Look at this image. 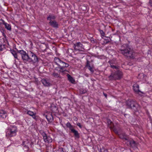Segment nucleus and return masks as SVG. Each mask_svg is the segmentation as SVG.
Listing matches in <instances>:
<instances>
[{
  "mask_svg": "<svg viewBox=\"0 0 152 152\" xmlns=\"http://www.w3.org/2000/svg\"><path fill=\"white\" fill-rule=\"evenodd\" d=\"M119 137L121 139H124L126 140H128V138L127 135L124 133L119 134Z\"/></svg>",
  "mask_w": 152,
  "mask_h": 152,
  "instance_id": "nucleus-21",
  "label": "nucleus"
},
{
  "mask_svg": "<svg viewBox=\"0 0 152 152\" xmlns=\"http://www.w3.org/2000/svg\"><path fill=\"white\" fill-rule=\"evenodd\" d=\"M73 47L75 51L84 52L85 49L82 44L80 42H78L74 44Z\"/></svg>",
  "mask_w": 152,
  "mask_h": 152,
  "instance_id": "nucleus-6",
  "label": "nucleus"
},
{
  "mask_svg": "<svg viewBox=\"0 0 152 152\" xmlns=\"http://www.w3.org/2000/svg\"><path fill=\"white\" fill-rule=\"evenodd\" d=\"M75 119H76V120H77V118L76 117H75Z\"/></svg>",
  "mask_w": 152,
  "mask_h": 152,
  "instance_id": "nucleus-43",
  "label": "nucleus"
},
{
  "mask_svg": "<svg viewBox=\"0 0 152 152\" xmlns=\"http://www.w3.org/2000/svg\"><path fill=\"white\" fill-rule=\"evenodd\" d=\"M56 18V16L53 15H49L47 18V19L48 20L51 21V20H54Z\"/></svg>",
  "mask_w": 152,
  "mask_h": 152,
  "instance_id": "nucleus-23",
  "label": "nucleus"
},
{
  "mask_svg": "<svg viewBox=\"0 0 152 152\" xmlns=\"http://www.w3.org/2000/svg\"><path fill=\"white\" fill-rule=\"evenodd\" d=\"M130 146L132 147H134L136 146V142L134 140H131L129 142Z\"/></svg>",
  "mask_w": 152,
  "mask_h": 152,
  "instance_id": "nucleus-29",
  "label": "nucleus"
},
{
  "mask_svg": "<svg viewBox=\"0 0 152 152\" xmlns=\"http://www.w3.org/2000/svg\"><path fill=\"white\" fill-rule=\"evenodd\" d=\"M99 32L100 33V34H101V35L102 36H104V31H103V30H99Z\"/></svg>",
  "mask_w": 152,
  "mask_h": 152,
  "instance_id": "nucleus-36",
  "label": "nucleus"
},
{
  "mask_svg": "<svg viewBox=\"0 0 152 152\" xmlns=\"http://www.w3.org/2000/svg\"><path fill=\"white\" fill-rule=\"evenodd\" d=\"M50 108L53 112H56L57 110V107L55 105H51Z\"/></svg>",
  "mask_w": 152,
  "mask_h": 152,
  "instance_id": "nucleus-27",
  "label": "nucleus"
},
{
  "mask_svg": "<svg viewBox=\"0 0 152 152\" xmlns=\"http://www.w3.org/2000/svg\"><path fill=\"white\" fill-rule=\"evenodd\" d=\"M103 94H104V95L105 96V97H106V98H107V94L103 93Z\"/></svg>",
  "mask_w": 152,
  "mask_h": 152,
  "instance_id": "nucleus-40",
  "label": "nucleus"
},
{
  "mask_svg": "<svg viewBox=\"0 0 152 152\" xmlns=\"http://www.w3.org/2000/svg\"><path fill=\"white\" fill-rule=\"evenodd\" d=\"M44 140L45 142L50 143L52 142V139L49 136H47L45 139H44Z\"/></svg>",
  "mask_w": 152,
  "mask_h": 152,
  "instance_id": "nucleus-18",
  "label": "nucleus"
},
{
  "mask_svg": "<svg viewBox=\"0 0 152 152\" xmlns=\"http://www.w3.org/2000/svg\"><path fill=\"white\" fill-rule=\"evenodd\" d=\"M72 132L74 134V135L76 138H79L80 137L79 134L77 131L74 129L72 131Z\"/></svg>",
  "mask_w": 152,
  "mask_h": 152,
  "instance_id": "nucleus-24",
  "label": "nucleus"
},
{
  "mask_svg": "<svg viewBox=\"0 0 152 152\" xmlns=\"http://www.w3.org/2000/svg\"><path fill=\"white\" fill-rule=\"evenodd\" d=\"M121 53L127 58H133L134 57V53L133 50L127 44L123 45L120 49Z\"/></svg>",
  "mask_w": 152,
  "mask_h": 152,
  "instance_id": "nucleus-2",
  "label": "nucleus"
},
{
  "mask_svg": "<svg viewBox=\"0 0 152 152\" xmlns=\"http://www.w3.org/2000/svg\"><path fill=\"white\" fill-rule=\"evenodd\" d=\"M40 134L42 135L43 137V139L45 138V139L46 137L47 136L46 134L43 130H40Z\"/></svg>",
  "mask_w": 152,
  "mask_h": 152,
  "instance_id": "nucleus-26",
  "label": "nucleus"
},
{
  "mask_svg": "<svg viewBox=\"0 0 152 152\" xmlns=\"http://www.w3.org/2000/svg\"><path fill=\"white\" fill-rule=\"evenodd\" d=\"M18 130L16 126H12L7 129L6 131V136L7 138L15 136L17 134Z\"/></svg>",
  "mask_w": 152,
  "mask_h": 152,
  "instance_id": "nucleus-4",
  "label": "nucleus"
},
{
  "mask_svg": "<svg viewBox=\"0 0 152 152\" xmlns=\"http://www.w3.org/2000/svg\"><path fill=\"white\" fill-rule=\"evenodd\" d=\"M21 56L22 59L24 62L33 64L38 61V58L36 55L31 51L27 53L23 50L18 51Z\"/></svg>",
  "mask_w": 152,
  "mask_h": 152,
  "instance_id": "nucleus-1",
  "label": "nucleus"
},
{
  "mask_svg": "<svg viewBox=\"0 0 152 152\" xmlns=\"http://www.w3.org/2000/svg\"><path fill=\"white\" fill-rule=\"evenodd\" d=\"M31 143L30 138L28 137L23 141L22 145H24V147H26L27 149H28L29 146L31 145Z\"/></svg>",
  "mask_w": 152,
  "mask_h": 152,
  "instance_id": "nucleus-8",
  "label": "nucleus"
},
{
  "mask_svg": "<svg viewBox=\"0 0 152 152\" xmlns=\"http://www.w3.org/2000/svg\"><path fill=\"white\" fill-rule=\"evenodd\" d=\"M7 112L3 110H0V116L3 118H5L7 116Z\"/></svg>",
  "mask_w": 152,
  "mask_h": 152,
  "instance_id": "nucleus-15",
  "label": "nucleus"
},
{
  "mask_svg": "<svg viewBox=\"0 0 152 152\" xmlns=\"http://www.w3.org/2000/svg\"><path fill=\"white\" fill-rule=\"evenodd\" d=\"M86 92V90H83V89H81L80 90V93L81 94H84Z\"/></svg>",
  "mask_w": 152,
  "mask_h": 152,
  "instance_id": "nucleus-30",
  "label": "nucleus"
},
{
  "mask_svg": "<svg viewBox=\"0 0 152 152\" xmlns=\"http://www.w3.org/2000/svg\"><path fill=\"white\" fill-rule=\"evenodd\" d=\"M68 80L72 83H74L75 82V80L74 78L70 75L68 74L67 75Z\"/></svg>",
  "mask_w": 152,
  "mask_h": 152,
  "instance_id": "nucleus-20",
  "label": "nucleus"
},
{
  "mask_svg": "<svg viewBox=\"0 0 152 152\" xmlns=\"http://www.w3.org/2000/svg\"><path fill=\"white\" fill-rule=\"evenodd\" d=\"M58 152H64L63 151V148H59L58 150Z\"/></svg>",
  "mask_w": 152,
  "mask_h": 152,
  "instance_id": "nucleus-35",
  "label": "nucleus"
},
{
  "mask_svg": "<svg viewBox=\"0 0 152 152\" xmlns=\"http://www.w3.org/2000/svg\"><path fill=\"white\" fill-rule=\"evenodd\" d=\"M41 81L43 85L45 86H50L52 84L50 83L48 80L45 79H42Z\"/></svg>",
  "mask_w": 152,
  "mask_h": 152,
  "instance_id": "nucleus-12",
  "label": "nucleus"
},
{
  "mask_svg": "<svg viewBox=\"0 0 152 152\" xmlns=\"http://www.w3.org/2000/svg\"><path fill=\"white\" fill-rule=\"evenodd\" d=\"M49 24L53 27L56 28L58 27V24L56 20H51L49 22Z\"/></svg>",
  "mask_w": 152,
  "mask_h": 152,
  "instance_id": "nucleus-13",
  "label": "nucleus"
},
{
  "mask_svg": "<svg viewBox=\"0 0 152 152\" xmlns=\"http://www.w3.org/2000/svg\"><path fill=\"white\" fill-rule=\"evenodd\" d=\"M85 75L86 77H88V74H87V73L86 74H85Z\"/></svg>",
  "mask_w": 152,
  "mask_h": 152,
  "instance_id": "nucleus-41",
  "label": "nucleus"
},
{
  "mask_svg": "<svg viewBox=\"0 0 152 152\" xmlns=\"http://www.w3.org/2000/svg\"><path fill=\"white\" fill-rule=\"evenodd\" d=\"M6 40L5 39L0 37V51H2L3 49L5 48V42Z\"/></svg>",
  "mask_w": 152,
  "mask_h": 152,
  "instance_id": "nucleus-10",
  "label": "nucleus"
},
{
  "mask_svg": "<svg viewBox=\"0 0 152 152\" xmlns=\"http://www.w3.org/2000/svg\"><path fill=\"white\" fill-rule=\"evenodd\" d=\"M91 42L93 43H95L94 41V40H91Z\"/></svg>",
  "mask_w": 152,
  "mask_h": 152,
  "instance_id": "nucleus-42",
  "label": "nucleus"
},
{
  "mask_svg": "<svg viewBox=\"0 0 152 152\" xmlns=\"http://www.w3.org/2000/svg\"><path fill=\"white\" fill-rule=\"evenodd\" d=\"M54 61L56 64L58 66L60 69L59 70V73H63L66 71L65 68L69 66V64L62 61L58 58L55 57L54 59Z\"/></svg>",
  "mask_w": 152,
  "mask_h": 152,
  "instance_id": "nucleus-3",
  "label": "nucleus"
},
{
  "mask_svg": "<svg viewBox=\"0 0 152 152\" xmlns=\"http://www.w3.org/2000/svg\"><path fill=\"white\" fill-rule=\"evenodd\" d=\"M86 67H89V66H91L90 64V62L88 60H87L86 65Z\"/></svg>",
  "mask_w": 152,
  "mask_h": 152,
  "instance_id": "nucleus-31",
  "label": "nucleus"
},
{
  "mask_svg": "<svg viewBox=\"0 0 152 152\" xmlns=\"http://www.w3.org/2000/svg\"><path fill=\"white\" fill-rule=\"evenodd\" d=\"M133 90L136 93L139 94L140 95L142 96V94H144L143 92L140 91L139 89V85L137 84H134L133 86Z\"/></svg>",
  "mask_w": 152,
  "mask_h": 152,
  "instance_id": "nucleus-9",
  "label": "nucleus"
},
{
  "mask_svg": "<svg viewBox=\"0 0 152 152\" xmlns=\"http://www.w3.org/2000/svg\"><path fill=\"white\" fill-rule=\"evenodd\" d=\"M2 22L1 23H2L5 26V28L8 30H10L11 29V27L10 25L9 24L6 23L5 21L2 20H1Z\"/></svg>",
  "mask_w": 152,
  "mask_h": 152,
  "instance_id": "nucleus-16",
  "label": "nucleus"
},
{
  "mask_svg": "<svg viewBox=\"0 0 152 152\" xmlns=\"http://www.w3.org/2000/svg\"><path fill=\"white\" fill-rule=\"evenodd\" d=\"M146 77V76L143 73H141L138 74L137 78L141 81H145Z\"/></svg>",
  "mask_w": 152,
  "mask_h": 152,
  "instance_id": "nucleus-14",
  "label": "nucleus"
},
{
  "mask_svg": "<svg viewBox=\"0 0 152 152\" xmlns=\"http://www.w3.org/2000/svg\"><path fill=\"white\" fill-rule=\"evenodd\" d=\"M52 75L55 78H58L60 77V75L58 73L56 72L55 71H54L52 73Z\"/></svg>",
  "mask_w": 152,
  "mask_h": 152,
  "instance_id": "nucleus-28",
  "label": "nucleus"
},
{
  "mask_svg": "<svg viewBox=\"0 0 152 152\" xmlns=\"http://www.w3.org/2000/svg\"><path fill=\"white\" fill-rule=\"evenodd\" d=\"M27 113L30 116H31L32 117L34 118L35 119L36 118V113H34L33 112L30 111V110H28L27 111Z\"/></svg>",
  "mask_w": 152,
  "mask_h": 152,
  "instance_id": "nucleus-17",
  "label": "nucleus"
},
{
  "mask_svg": "<svg viewBox=\"0 0 152 152\" xmlns=\"http://www.w3.org/2000/svg\"><path fill=\"white\" fill-rule=\"evenodd\" d=\"M69 128L71 130V132L72 131H73L75 129H74L73 126H72V125Z\"/></svg>",
  "mask_w": 152,
  "mask_h": 152,
  "instance_id": "nucleus-37",
  "label": "nucleus"
},
{
  "mask_svg": "<svg viewBox=\"0 0 152 152\" xmlns=\"http://www.w3.org/2000/svg\"><path fill=\"white\" fill-rule=\"evenodd\" d=\"M122 75V72L118 70L114 73H111V75L108 76V78L110 80H115L120 79Z\"/></svg>",
  "mask_w": 152,
  "mask_h": 152,
  "instance_id": "nucleus-5",
  "label": "nucleus"
},
{
  "mask_svg": "<svg viewBox=\"0 0 152 152\" xmlns=\"http://www.w3.org/2000/svg\"><path fill=\"white\" fill-rule=\"evenodd\" d=\"M110 39H105L104 41V42L105 44H107L110 42Z\"/></svg>",
  "mask_w": 152,
  "mask_h": 152,
  "instance_id": "nucleus-34",
  "label": "nucleus"
},
{
  "mask_svg": "<svg viewBox=\"0 0 152 152\" xmlns=\"http://www.w3.org/2000/svg\"><path fill=\"white\" fill-rule=\"evenodd\" d=\"M88 69L92 73L94 72V70L93 68L91 66H89V67H88Z\"/></svg>",
  "mask_w": 152,
  "mask_h": 152,
  "instance_id": "nucleus-32",
  "label": "nucleus"
},
{
  "mask_svg": "<svg viewBox=\"0 0 152 152\" xmlns=\"http://www.w3.org/2000/svg\"><path fill=\"white\" fill-rule=\"evenodd\" d=\"M45 117L46 118L47 120L48 121L50 122L53 119V116L50 113H49L47 115H45Z\"/></svg>",
  "mask_w": 152,
  "mask_h": 152,
  "instance_id": "nucleus-19",
  "label": "nucleus"
},
{
  "mask_svg": "<svg viewBox=\"0 0 152 152\" xmlns=\"http://www.w3.org/2000/svg\"><path fill=\"white\" fill-rule=\"evenodd\" d=\"M126 105L128 108L133 109L134 111L137 110L136 106L137 104L135 102L131 100H129L126 102Z\"/></svg>",
  "mask_w": 152,
  "mask_h": 152,
  "instance_id": "nucleus-7",
  "label": "nucleus"
},
{
  "mask_svg": "<svg viewBox=\"0 0 152 152\" xmlns=\"http://www.w3.org/2000/svg\"><path fill=\"white\" fill-rule=\"evenodd\" d=\"M108 125L110 129H113L115 132L118 133V131L116 129L114 126H113L112 122L110 119H107V121Z\"/></svg>",
  "mask_w": 152,
  "mask_h": 152,
  "instance_id": "nucleus-11",
  "label": "nucleus"
},
{
  "mask_svg": "<svg viewBox=\"0 0 152 152\" xmlns=\"http://www.w3.org/2000/svg\"><path fill=\"white\" fill-rule=\"evenodd\" d=\"M149 4L150 6H152V0H150L149 2Z\"/></svg>",
  "mask_w": 152,
  "mask_h": 152,
  "instance_id": "nucleus-39",
  "label": "nucleus"
},
{
  "mask_svg": "<svg viewBox=\"0 0 152 152\" xmlns=\"http://www.w3.org/2000/svg\"><path fill=\"white\" fill-rule=\"evenodd\" d=\"M10 52L14 56V58L15 59H17L18 60V55L17 53L14 50H10Z\"/></svg>",
  "mask_w": 152,
  "mask_h": 152,
  "instance_id": "nucleus-22",
  "label": "nucleus"
},
{
  "mask_svg": "<svg viewBox=\"0 0 152 152\" xmlns=\"http://www.w3.org/2000/svg\"><path fill=\"white\" fill-rule=\"evenodd\" d=\"M77 126H78L80 128H82V126L81 125V124L80 123H77Z\"/></svg>",
  "mask_w": 152,
  "mask_h": 152,
  "instance_id": "nucleus-38",
  "label": "nucleus"
},
{
  "mask_svg": "<svg viewBox=\"0 0 152 152\" xmlns=\"http://www.w3.org/2000/svg\"><path fill=\"white\" fill-rule=\"evenodd\" d=\"M71 125V124L69 122L67 123L66 124V126L68 128H69Z\"/></svg>",
  "mask_w": 152,
  "mask_h": 152,
  "instance_id": "nucleus-33",
  "label": "nucleus"
},
{
  "mask_svg": "<svg viewBox=\"0 0 152 152\" xmlns=\"http://www.w3.org/2000/svg\"><path fill=\"white\" fill-rule=\"evenodd\" d=\"M113 60H111L109 61L108 63L110 65V67L113 69H118V68L117 66L112 65L113 63Z\"/></svg>",
  "mask_w": 152,
  "mask_h": 152,
  "instance_id": "nucleus-25",
  "label": "nucleus"
}]
</instances>
